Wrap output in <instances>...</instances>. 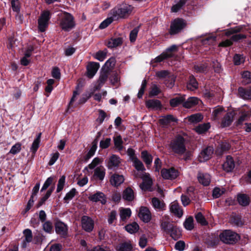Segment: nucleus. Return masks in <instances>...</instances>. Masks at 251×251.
I'll return each mask as SVG.
<instances>
[{"mask_svg": "<svg viewBox=\"0 0 251 251\" xmlns=\"http://www.w3.org/2000/svg\"><path fill=\"white\" fill-rule=\"evenodd\" d=\"M133 7L128 4H125L118 7L114 8L111 11V15L115 20L119 18H125L128 17L132 12Z\"/></svg>", "mask_w": 251, "mask_h": 251, "instance_id": "f257e3e1", "label": "nucleus"}, {"mask_svg": "<svg viewBox=\"0 0 251 251\" xmlns=\"http://www.w3.org/2000/svg\"><path fill=\"white\" fill-rule=\"evenodd\" d=\"M172 151L178 155L184 154L186 152L185 139L181 136H178L173 140L170 145Z\"/></svg>", "mask_w": 251, "mask_h": 251, "instance_id": "f03ea898", "label": "nucleus"}, {"mask_svg": "<svg viewBox=\"0 0 251 251\" xmlns=\"http://www.w3.org/2000/svg\"><path fill=\"white\" fill-rule=\"evenodd\" d=\"M220 240L226 244H233L237 241L239 236L230 230H226L219 235Z\"/></svg>", "mask_w": 251, "mask_h": 251, "instance_id": "7ed1b4c3", "label": "nucleus"}, {"mask_svg": "<svg viewBox=\"0 0 251 251\" xmlns=\"http://www.w3.org/2000/svg\"><path fill=\"white\" fill-rule=\"evenodd\" d=\"M62 20L60 25L63 29H71L75 25V22L73 16L69 13L64 12L61 15Z\"/></svg>", "mask_w": 251, "mask_h": 251, "instance_id": "20e7f679", "label": "nucleus"}, {"mask_svg": "<svg viewBox=\"0 0 251 251\" xmlns=\"http://www.w3.org/2000/svg\"><path fill=\"white\" fill-rule=\"evenodd\" d=\"M50 12L49 11H43L38 19V26L40 31H45L49 24L50 19Z\"/></svg>", "mask_w": 251, "mask_h": 251, "instance_id": "39448f33", "label": "nucleus"}, {"mask_svg": "<svg viewBox=\"0 0 251 251\" xmlns=\"http://www.w3.org/2000/svg\"><path fill=\"white\" fill-rule=\"evenodd\" d=\"M136 176H139L143 179V182L140 186L142 190L150 189L152 184V181L149 174L142 172L140 175H136Z\"/></svg>", "mask_w": 251, "mask_h": 251, "instance_id": "423d86ee", "label": "nucleus"}, {"mask_svg": "<svg viewBox=\"0 0 251 251\" xmlns=\"http://www.w3.org/2000/svg\"><path fill=\"white\" fill-rule=\"evenodd\" d=\"M161 173L163 178L166 179H175L178 176V171L174 168L163 169Z\"/></svg>", "mask_w": 251, "mask_h": 251, "instance_id": "0eeeda50", "label": "nucleus"}, {"mask_svg": "<svg viewBox=\"0 0 251 251\" xmlns=\"http://www.w3.org/2000/svg\"><path fill=\"white\" fill-rule=\"evenodd\" d=\"M88 199L90 201L95 202H100L102 204H105L107 201L106 196L100 191L90 194Z\"/></svg>", "mask_w": 251, "mask_h": 251, "instance_id": "6e6552de", "label": "nucleus"}, {"mask_svg": "<svg viewBox=\"0 0 251 251\" xmlns=\"http://www.w3.org/2000/svg\"><path fill=\"white\" fill-rule=\"evenodd\" d=\"M121 163V159L116 155L113 154L106 160V166L109 169L117 168Z\"/></svg>", "mask_w": 251, "mask_h": 251, "instance_id": "1a4fd4ad", "label": "nucleus"}, {"mask_svg": "<svg viewBox=\"0 0 251 251\" xmlns=\"http://www.w3.org/2000/svg\"><path fill=\"white\" fill-rule=\"evenodd\" d=\"M82 228L87 232L92 231L94 228V223L89 217L83 216L81 218Z\"/></svg>", "mask_w": 251, "mask_h": 251, "instance_id": "9d476101", "label": "nucleus"}, {"mask_svg": "<svg viewBox=\"0 0 251 251\" xmlns=\"http://www.w3.org/2000/svg\"><path fill=\"white\" fill-rule=\"evenodd\" d=\"M213 153V149L211 147H208L201 151L199 155V160L205 162L209 159Z\"/></svg>", "mask_w": 251, "mask_h": 251, "instance_id": "9b49d317", "label": "nucleus"}, {"mask_svg": "<svg viewBox=\"0 0 251 251\" xmlns=\"http://www.w3.org/2000/svg\"><path fill=\"white\" fill-rule=\"evenodd\" d=\"M138 216L142 221L145 223H148L151 218V214L150 210L146 207L142 206L140 208Z\"/></svg>", "mask_w": 251, "mask_h": 251, "instance_id": "f8f14e48", "label": "nucleus"}, {"mask_svg": "<svg viewBox=\"0 0 251 251\" xmlns=\"http://www.w3.org/2000/svg\"><path fill=\"white\" fill-rule=\"evenodd\" d=\"M56 232L63 237H65L68 233L67 226L61 221H57L55 225Z\"/></svg>", "mask_w": 251, "mask_h": 251, "instance_id": "ddd939ff", "label": "nucleus"}, {"mask_svg": "<svg viewBox=\"0 0 251 251\" xmlns=\"http://www.w3.org/2000/svg\"><path fill=\"white\" fill-rule=\"evenodd\" d=\"M240 113L241 115L238 121L239 124L247 120L251 117V108L248 106L245 105L244 108L241 110Z\"/></svg>", "mask_w": 251, "mask_h": 251, "instance_id": "4468645a", "label": "nucleus"}, {"mask_svg": "<svg viewBox=\"0 0 251 251\" xmlns=\"http://www.w3.org/2000/svg\"><path fill=\"white\" fill-rule=\"evenodd\" d=\"M155 75L160 78H166L167 76H169V77H170L171 80V82L169 84H168L166 82V84L167 85V87L170 88H172L174 86L175 81V77L173 75H170L168 71L163 70L157 72L156 73Z\"/></svg>", "mask_w": 251, "mask_h": 251, "instance_id": "2eb2a0df", "label": "nucleus"}, {"mask_svg": "<svg viewBox=\"0 0 251 251\" xmlns=\"http://www.w3.org/2000/svg\"><path fill=\"white\" fill-rule=\"evenodd\" d=\"M99 68L100 64L99 63L90 62L87 67L88 77L92 78L96 74Z\"/></svg>", "mask_w": 251, "mask_h": 251, "instance_id": "dca6fc26", "label": "nucleus"}, {"mask_svg": "<svg viewBox=\"0 0 251 251\" xmlns=\"http://www.w3.org/2000/svg\"><path fill=\"white\" fill-rule=\"evenodd\" d=\"M151 203L153 207L157 211H161L165 209V203L164 201L157 198H152Z\"/></svg>", "mask_w": 251, "mask_h": 251, "instance_id": "f3484780", "label": "nucleus"}, {"mask_svg": "<svg viewBox=\"0 0 251 251\" xmlns=\"http://www.w3.org/2000/svg\"><path fill=\"white\" fill-rule=\"evenodd\" d=\"M185 22L179 19L175 20L171 24L172 31H176L182 29L186 25Z\"/></svg>", "mask_w": 251, "mask_h": 251, "instance_id": "a211bd4d", "label": "nucleus"}, {"mask_svg": "<svg viewBox=\"0 0 251 251\" xmlns=\"http://www.w3.org/2000/svg\"><path fill=\"white\" fill-rule=\"evenodd\" d=\"M125 180L123 175L114 174L111 176L110 178V182L112 186L118 187L124 182Z\"/></svg>", "mask_w": 251, "mask_h": 251, "instance_id": "6ab92c4d", "label": "nucleus"}, {"mask_svg": "<svg viewBox=\"0 0 251 251\" xmlns=\"http://www.w3.org/2000/svg\"><path fill=\"white\" fill-rule=\"evenodd\" d=\"M239 96L245 100H251V88L239 87L238 89Z\"/></svg>", "mask_w": 251, "mask_h": 251, "instance_id": "aec40b11", "label": "nucleus"}, {"mask_svg": "<svg viewBox=\"0 0 251 251\" xmlns=\"http://www.w3.org/2000/svg\"><path fill=\"white\" fill-rule=\"evenodd\" d=\"M197 177L199 182L204 186L208 185L211 181L210 175L206 173L199 172L198 174Z\"/></svg>", "mask_w": 251, "mask_h": 251, "instance_id": "412c9836", "label": "nucleus"}, {"mask_svg": "<svg viewBox=\"0 0 251 251\" xmlns=\"http://www.w3.org/2000/svg\"><path fill=\"white\" fill-rule=\"evenodd\" d=\"M246 36L243 34H236L233 35L231 37V40H226L225 41L221 42L220 44V46L222 47H227L232 45V41H238L240 40L245 38Z\"/></svg>", "mask_w": 251, "mask_h": 251, "instance_id": "4be33fe9", "label": "nucleus"}, {"mask_svg": "<svg viewBox=\"0 0 251 251\" xmlns=\"http://www.w3.org/2000/svg\"><path fill=\"white\" fill-rule=\"evenodd\" d=\"M201 100L197 97H190L186 101H185L183 105L184 107L190 108L193 107L196 105L201 103Z\"/></svg>", "mask_w": 251, "mask_h": 251, "instance_id": "5701e85b", "label": "nucleus"}, {"mask_svg": "<svg viewBox=\"0 0 251 251\" xmlns=\"http://www.w3.org/2000/svg\"><path fill=\"white\" fill-rule=\"evenodd\" d=\"M170 210L172 213H174L179 218L182 216V210L180 208L178 203L176 201H173L171 203Z\"/></svg>", "mask_w": 251, "mask_h": 251, "instance_id": "b1692460", "label": "nucleus"}, {"mask_svg": "<svg viewBox=\"0 0 251 251\" xmlns=\"http://www.w3.org/2000/svg\"><path fill=\"white\" fill-rule=\"evenodd\" d=\"M234 167L233 158L230 156H227L226 162L223 165V169L227 172H229L234 169Z\"/></svg>", "mask_w": 251, "mask_h": 251, "instance_id": "393cba45", "label": "nucleus"}, {"mask_svg": "<svg viewBox=\"0 0 251 251\" xmlns=\"http://www.w3.org/2000/svg\"><path fill=\"white\" fill-rule=\"evenodd\" d=\"M224 113L223 107L219 106L216 107L212 112L211 118L214 121L219 120Z\"/></svg>", "mask_w": 251, "mask_h": 251, "instance_id": "a878e982", "label": "nucleus"}, {"mask_svg": "<svg viewBox=\"0 0 251 251\" xmlns=\"http://www.w3.org/2000/svg\"><path fill=\"white\" fill-rule=\"evenodd\" d=\"M122 43L123 39L122 38H111L107 41L106 46L109 48H114L120 46Z\"/></svg>", "mask_w": 251, "mask_h": 251, "instance_id": "bb28decb", "label": "nucleus"}, {"mask_svg": "<svg viewBox=\"0 0 251 251\" xmlns=\"http://www.w3.org/2000/svg\"><path fill=\"white\" fill-rule=\"evenodd\" d=\"M123 198L127 201H132L134 199V194L133 190L130 188H126L123 192Z\"/></svg>", "mask_w": 251, "mask_h": 251, "instance_id": "cd10ccee", "label": "nucleus"}, {"mask_svg": "<svg viewBox=\"0 0 251 251\" xmlns=\"http://www.w3.org/2000/svg\"><path fill=\"white\" fill-rule=\"evenodd\" d=\"M146 106L149 108L158 109L161 108V104L159 100H150L146 101Z\"/></svg>", "mask_w": 251, "mask_h": 251, "instance_id": "c85d7f7f", "label": "nucleus"}, {"mask_svg": "<svg viewBox=\"0 0 251 251\" xmlns=\"http://www.w3.org/2000/svg\"><path fill=\"white\" fill-rule=\"evenodd\" d=\"M237 201L242 206H247L250 203V198L248 195L244 194H239L237 195Z\"/></svg>", "mask_w": 251, "mask_h": 251, "instance_id": "c756f323", "label": "nucleus"}, {"mask_svg": "<svg viewBox=\"0 0 251 251\" xmlns=\"http://www.w3.org/2000/svg\"><path fill=\"white\" fill-rule=\"evenodd\" d=\"M234 116V113L229 112L226 113L222 121V126L223 127L228 126L230 125Z\"/></svg>", "mask_w": 251, "mask_h": 251, "instance_id": "7c9ffc66", "label": "nucleus"}, {"mask_svg": "<svg viewBox=\"0 0 251 251\" xmlns=\"http://www.w3.org/2000/svg\"><path fill=\"white\" fill-rule=\"evenodd\" d=\"M105 169L102 167H97L94 170V176L100 180H102L105 176Z\"/></svg>", "mask_w": 251, "mask_h": 251, "instance_id": "2f4dec72", "label": "nucleus"}, {"mask_svg": "<svg viewBox=\"0 0 251 251\" xmlns=\"http://www.w3.org/2000/svg\"><path fill=\"white\" fill-rule=\"evenodd\" d=\"M132 246L129 242H123L119 244L116 247L118 251H130Z\"/></svg>", "mask_w": 251, "mask_h": 251, "instance_id": "473e14b6", "label": "nucleus"}, {"mask_svg": "<svg viewBox=\"0 0 251 251\" xmlns=\"http://www.w3.org/2000/svg\"><path fill=\"white\" fill-rule=\"evenodd\" d=\"M187 87L188 89L191 91H194L198 88V83L194 76H190L189 81L187 85Z\"/></svg>", "mask_w": 251, "mask_h": 251, "instance_id": "72a5a7b5", "label": "nucleus"}, {"mask_svg": "<svg viewBox=\"0 0 251 251\" xmlns=\"http://www.w3.org/2000/svg\"><path fill=\"white\" fill-rule=\"evenodd\" d=\"M210 127V126L209 123H204L197 126L195 128V130L198 133L202 134L207 131Z\"/></svg>", "mask_w": 251, "mask_h": 251, "instance_id": "f704fd0d", "label": "nucleus"}, {"mask_svg": "<svg viewBox=\"0 0 251 251\" xmlns=\"http://www.w3.org/2000/svg\"><path fill=\"white\" fill-rule=\"evenodd\" d=\"M41 136V133H40L38 134L37 136L36 137V139L34 140L32 144V146L30 148V151L33 153H35L36 152L39 147Z\"/></svg>", "mask_w": 251, "mask_h": 251, "instance_id": "c9c22d12", "label": "nucleus"}, {"mask_svg": "<svg viewBox=\"0 0 251 251\" xmlns=\"http://www.w3.org/2000/svg\"><path fill=\"white\" fill-rule=\"evenodd\" d=\"M54 189V186H52L46 192V194L41 199L40 201L38 203V207L42 205L45 202L48 200V199L50 197L52 192Z\"/></svg>", "mask_w": 251, "mask_h": 251, "instance_id": "e433bc0d", "label": "nucleus"}, {"mask_svg": "<svg viewBox=\"0 0 251 251\" xmlns=\"http://www.w3.org/2000/svg\"><path fill=\"white\" fill-rule=\"evenodd\" d=\"M125 229L129 233L133 234L139 230V226L136 223H133L131 224H128L125 227Z\"/></svg>", "mask_w": 251, "mask_h": 251, "instance_id": "4c0bfd02", "label": "nucleus"}, {"mask_svg": "<svg viewBox=\"0 0 251 251\" xmlns=\"http://www.w3.org/2000/svg\"><path fill=\"white\" fill-rule=\"evenodd\" d=\"M188 121L192 123H197L201 121L203 119L202 115L200 113L193 114L188 117Z\"/></svg>", "mask_w": 251, "mask_h": 251, "instance_id": "58836bf2", "label": "nucleus"}, {"mask_svg": "<svg viewBox=\"0 0 251 251\" xmlns=\"http://www.w3.org/2000/svg\"><path fill=\"white\" fill-rule=\"evenodd\" d=\"M176 119L172 115H168L163 117L159 120L160 123L162 125H167L168 124L176 121Z\"/></svg>", "mask_w": 251, "mask_h": 251, "instance_id": "ea45409f", "label": "nucleus"}, {"mask_svg": "<svg viewBox=\"0 0 251 251\" xmlns=\"http://www.w3.org/2000/svg\"><path fill=\"white\" fill-rule=\"evenodd\" d=\"M230 148V145L226 142L222 143L220 145V148L217 150L216 153L218 155L222 154L225 151L228 150Z\"/></svg>", "mask_w": 251, "mask_h": 251, "instance_id": "a19ab883", "label": "nucleus"}, {"mask_svg": "<svg viewBox=\"0 0 251 251\" xmlns=\"http://www.w3.org/2000/svg\"><path fill=\"white\" fill-rule=\"evenodd\" d=\"M226 191L223 187H215L213 190V197L214 198H218L221 197Z\"/></svg>", "mask_w": 251, "mask_h": 251, "instance_id": "79ce46f5", "label": "nucleus"}, {"mask_svg": "<svg viewBox=\"0 0 251 251\" xmlns=\"http://www.w3.org/2000/svg\"><path fill=\"white\" fill-rule=\"evenodd\" d=\"M131 214V211L129 208H122L120 209V217L123 221L127 218H129Z\"/></svg>", "mask_w": 251, "mask_h": 251, "instance_id": "37998d69", "label": "nucleus"}, {"mask_svg": "<svg viewBox=\"0 0 251 251\" xmlns=\"http://www.w3.org/2000/svg\"><path fill=\"white\" fill-rule=\"evenodd\" d=\"M161 226L162 229L166 233H170L175 227L173 225L168 222H163L161 223Z\"/></svg>", "mask_w": 251, "mask_h": 251, "instance_id": "c03bdc74", "label": "nucleus"}, {"mask_svg": "<svg viewBox=\"0 0 251 251\" xmlns=\"http://www.w3.org/2000/svg\"><path fill=\"white\" fill-rule=\"evenodd\" d=\"M184 226L185 228L187 229L191 230L194 227V220L192 217H189L186 219L184 222Z\"/></svg>", "mask_w": 251, "mask_h": 251, "instance_id": "a18cd8bd", "label": "nucleus"}, {"mask_svg": "<svg viewBox=\"0 0 251 251\" xmlns=\"http://www.w3.org/2000/svg\"><path fill=\"white\" fill-rule=\"evenodd\" d=\"M161 90L159 87L156 84H153L151 87V90L149 92V96L150 97L157 96L160 93Z\"/></svg>", "mask_w": 251, "mask_h": 251, "instance_id": "49530a36", "label": "nucleus"}, {"mask_svg": "<svg viewBox=\"0 0 251 251\" xmlns=\"http://www.w3.org/2000/svg\"><path fill=\"white\" fill-rule=\"evenodd\" d=\"M141 156L146 164L149 165L151 163L152 157L147 151H143L141 153Z\"/></svg>", "mask_w": 251, "mask_h": 251, "instance_id": "de8ad7c7", "label": "nucleus"}, {"mask_svg": "<svg viewBox=\"0 0 251 251\" xmlns=\"http://www.w3.org/2000/svg\"><path fill=\"white\" fill-rule=\"evenodd\" d=\"M140 25L135 21L127 25V29L130 31H138L140 30Z\"/></svg>", "mask_w": 251, "mask_h": 251, "instance_id": "09e8293b", "label": "nucleus"}, {"mask_svg": "<svg viewBox=\"0 0 251 251\" xmlns=\"http://www.w3.org/2000/svg\"><path fill=\"white\" fill-rule=\"evenodd\" d=\"M132 162H133L134 166L137 171H141L143 172L145 170L143 164L141 161L138 160L137 158L136 159H134Z\"/></svg>", "mask_w": 251, "mask_h": 251, "instance_id": "8fccbe9b", "label": "nucleus"}, {"mask_svg": "<svg viewBox=\"0 0 251 251\" xmlns=\"http://www.w3.org/2000/svg\"><path fill=\"white\" fill-rule=\"evenodd\" d=\"M172 56V54L171 53H169L167 52H163L160 55L156 57L154 60L153 61L155 62H160L162 61L163 60L170 57Z\"/></svg>", "mask_w": 251, "mask_h": 251, "instance_id": "3c124183", "label": "nucleus"}, {"mask_svg": "<svg viewBox=\"0 0 251 251\" xmlns=\"http://www.w3.org/2000/svg\"><path fill=\"white\" fill-rule=\"evenodd\" d=\"M114 20L115 19L113 18V16L111 17L107 18L100 24L99 26L100 28L101 29L105 28L109 25H110Z\"/></svg>", "mask_w": 251, "mask_h": 251, "instance_id": "603ef678", "label": "nucleus"}, {"mask_svg": "<svg viewBox=\"0 0 251 251\" xmlns=\"http://www.w3.org/2000/svg\"><path fill=\"white\" fill-rule=\"evenodd\" d=\"M25 236L24 242H30L32 240V235L31 231L29 229H26L24 231Z\"/></svg>", "mask_w": 251, "mask_h": 251, "instance_id": "864d4df0", "label": "nucleus"}, {"mask_svg": "<svg viewBox=\"0 0 251 251\" xmlns=\"http://www.w3.org/2000/svg\"><path fill=\"white\" fill-rule=\"evenodd\" d=\"M183 101L182 97H178L171 99L170 101V105L172 107H176L180 104Z\"/></svg>", "mask_w": 251, "mask_h": 251, "instance_id": "5fc2aeb1", "label": "nucleus"}, {"mask_svg": "<svg viewBox=\"0 0 251 251\" xmlns=\"http://www.w3.org/2000/svg\"><path fill=\"white\" fill-rule=\"evenodd\" d=\"M115 146L119 150H121L123 149V141L121 136L119 135L116 136L114 139Z\"/></svg>", "mask_w": 251, "mask_h": 251, "instance_id": "6e6d98bb", "label": "nucleus"}, {"mask_svg": "<svg viewBox=\"0 0 251 251\" xmlns=\"http://www.w3.org/2000/svg\"><path fill=\"white\" fill-rule=\"evenodd\" d=\"M186 0H180L176 4L172 7V11L174 12L178 11L186 3Z\"/></svg>", "mask_w": 251, "mask_h": 251, "instance_id": "4d7b16f0", "label": "nucleus"}, {"mask_svg": "<svg viewBox=\"0 0 251 251\" xmlns=\"http://www.w3.org/2000/svg\"><path fill=\"white\" fill-rule=\"evenodd\" d=\"M170 233L171 237L175 240H176L179 238L181 235V232L180 229L176 227H174Z\"/></svg>", "mask_w": 251, "mask_h": 251, "instance_id": "13d9d810", "label": "nucleus"}, {"mask_svg": "<svg viewBox=\"0 0 251 251\" xmlns=\"http://www.w3.org/2000/svg\"><path fill=\"white\" fill-rule=\"evenodd\" d=\"M21 150V144L19 143H17L14 145H13L11 150L9 151V153H11L12 154H16L19 152Z\"/></svg>", "mask_w": 251, "mask_h": 251, "instance_id": "bf43d9fd", "label": "nucleus"}, {"mask_svg": "<svg viewBox=\"0 0 251 251\" xmlns=\"http://www.w3.org/2000/svg\"><path fill=\"white\" fill-rule=\"evenodd\" d=\"M107 50L98 51L95 55V58L100 61H103L106 56Z\"/></svg>", "mask_w": 251, "mask_h": 251, "instance_id": "052dcab7", "label": "nucleus"}, {"mask_svg": "<svg viewBox=\"0 0 251 251\" xmlns=\"http://www.w3.org/2000/svg\"><path fill=\"white\" fill-rule=\"evenodd\" d=\"M65 182V177L63 176L59 179L56 192H60L63 188Z\"/></svg>", "mask_w": 251, "mask_h": 251, "instance_id": "680f3d73", "label": "nucleus"}, {"mask_svg": "<svg viewBox=\"0 0 251 251\" xmlns=\"http://www.w3.org/2000/svg\"><path fill=\"white\" fill-rule=\"evenodd\" d=\"M242 77L244 79V83L248 84L251 81V74L249 71H244L242 74Z\"/></svg>", "mask_w": 251, "mask_h": 251, "instance_id": "e2e57ef3", "label": "nucleus"}, {"mask_svg": "<svg viewBox=\"0 0 251 251\" xmlns=\"http://www.w3.org/2000/svg\"><path fill=\"white\" fill-rule=\"evenodd\" d=\"M243 55L235 54L233 57V62L235 65H239L244 62Z\"/></svg>", "mask_w": 251, "mask_h": 251, "instance_id": "0e129e2a", "label": "nucleus"}, {"mask_svg": "<svg viewBox=\"0 0 251 251\" xmlns=\"http://www.w3.org/2000/svg\"><path fill=\"white\" fill-rule=\"evenodd\" d=\"M106 116V113L103 110L101 109L99 110V116L97 119V122L100 124H101L104 120Z\"/></svg>", "mask_w": 251, "mask_h": 251, "instance_id": "69168bd1", "label": "nucleus"}, {"mask_svg": "<svg viewBox=\"0 0 251 251\" xmlns=\"http://www.w3.org/2000/svg\"><path fill=\"white\" fill-rule=\"evenodd\" d=\"M59 155V153L57 151L55 152V153H52L50 155L51 157L49 162L48 164L50 166L53 165L56 161V160L58 159Z\"/></svg>", "mask_w": 251, "mask_h": 251, "instance_id": "338daca9", "label": "nucleus"}, {"mask_svg": "<svg viewBox=\"0 0 251 251\" xmlns=\"http://www.w3.org/2000/svg\"><path fill=\"white\" fill-rule=\"evenodd\" d=\"M11 3L13 10L16 12H19L20 10L19 0H11Z\"/></svg>", "mask_w": 251, "mask_h": 251, "instance_id": "774afa93", "label": "nucleus"}]
</instances>
